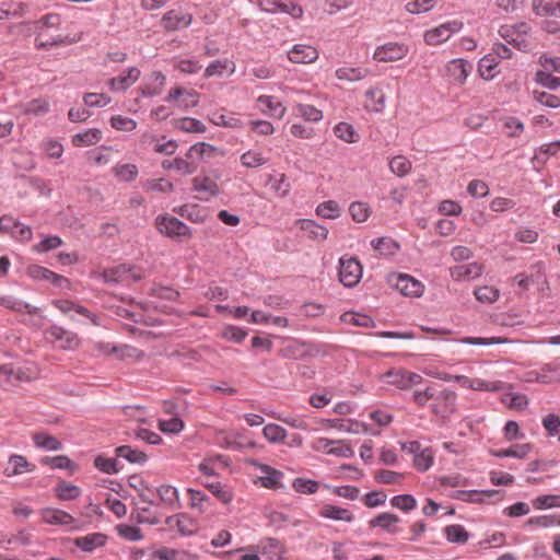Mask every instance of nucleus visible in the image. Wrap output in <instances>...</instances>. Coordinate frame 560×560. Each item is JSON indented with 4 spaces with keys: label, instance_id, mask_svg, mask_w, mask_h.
I'll list each match as a JSON object with an SVG mask.
<instances>
[{
    "label": "nucleus",
    "instance_id": "obj_46",
    "mask_svg": "<svg viewBox=\"0 0 560 560\" xmlns=\"http://www.w3.org/2000/svg\"><path fill=\"white\" fill-rule=\"evenodd\" d=\"M113 172L116 177L126 183L135 180L138 176V168L135 164H118Z\"/></svg>",
    "mask_w": 560,
    "mask_h": 560
},
{
    "label": "nucleus",
    "instance_id": "obj_33",
    "mask_svg": "<svg viewBox=\"0 0 560 560\" xmlns=\"http://www.w3.org/2000/svg\"><path fill=\"white\" fill-rule=\"evenodd\" d=\"M34 444L39 448L47 451H59L62 447L61 442L52 435L45 432H38L33 435Z\"/></svg>",
    "mask_w": 560,
    "mask_h": 560
},
{
    "label": "nucleus",
    "instance_id": "obj_58",
    "mask_svg": "<svg viewBox=\"0 0 560 560\" xmlns=\"http://www.w3.org/2000/svg\"><path fill=\"white\" fill-rule=\"evenodd\" d=\"M390 504L396 509L409 512L416 508L417 501L411 494H399L392 498Z\"/></svg>",
    "mask_w": 560,
    "mask_h": 560
},
{
    "label": "nucleus",
    "instance_id": "obj_13",
    "mask_svg": "<svg viewBox=\"0 0 560 560\" xmlns=\"http://www.w3.org/2000/svg\"><path fill=\"white\" fill-rule=\"evenodd\" d=\"M192 189L201 194L200 199L208 200L220 194L217 180L207 175H199L192 178Z\"/></svg>",
    "mask_w": 560,
    "mask_h": 560
},
{
    "label": "nucleus",
    "instance_id": "obj_29",
    "mask_svg": "<svg viewBox=\"0 0 560 560\" xmlns=\"http://www.w3.org/2000/svg\"><path fill=\"white\" fill-rule=\"evenodd\" d=\"M118 457H122L131 464H144L148 460V455L139 450H135L129 445H121L115 450Z\"/></svg>",
    "mask_w": 560,
    "mask_h": 560
},
{
    "label": "nucleus",
    "instance_id": "obj_62",
    "mask_svg": "<svg viewBox=\"0 0 560 560\" xmlns=\"http://www.w3.org/2000/svg\"><path fill=\"white\" fill-rule=\"evenodd\" d=\"M94 466L105 474H117L119 471L118 463L115 458H107L104 456H97L94 459Z\"/></svg>",
    "mask_w": 560,
    "mask_h": 560
},
{
    "label": "nucleus",
    "instance_id": "obj_45",
    "mask_svg": "<svg viewBox=\"0 0 560 560\" xmlns=\"http://www.w3.org/2000/svg\"><path fill=\"white\" fill-rule=\"evenodd\" d=\"M334 133L337 138L348 142L353 143L358 141V133L352 127V125L348 122H339L334 128Z\"/></svg>",
    "mask_w": 560,
    "mask_h": 560
},
{
    "label": "nucleus",
    "instance_id": "obj_31",
    "mask_svg": "<svg viewBox=\"0 0 560 560\" xmlns=\"http://www.w3.org/2000/svg\"><path fill=\"white\" fill-rule=\"evenodd\" d=\"M0 304L15 312H26L27 314H36L38 312L37 307L10 295L0 296Z\"/></svg>",
    "mask_w": 560,
    "mask_h": 560
},
{
    "label": "nucleus",
    "instance_id": "obj_22",
    "mask_svg": "<svg viewBox=\"0 0 560 560\" xmlns=\"http://www.w3.org/2000/svg\"><path fill=\"white\" fill-rule=\"evenodd\" d=\"M319 515L324 518L347 523H351L354 520V515L350 510L332 504H324L319 510Z\"/></svg>",
    "mask_w": 560,
    "mask_h": 560
},
{
    "label": "nucleus",
    "instance_id": "obj_24",
    "mask_svg": "<svg viewBox=\"0 0 560 560\" xmlns=\"http://www.w3.org/2000/svg\"><path fill=\"white\" fill-rule=\"evenodd\" d=\"M107 536L102 533H93L83 537H77L74 545L83 551L91 552L106 544Z\"/></svg>",
    "mask_w": 560,
    "mask_h": 560
},
{
    "label": "nucleus",
    "instance_id": "obj_42",
    "mask_svg": "<svg viewBox=\"0 0 560 560\" xmlns=\"http://www.w3.org/2000/svg\"><path fill=\"white\" fill-rule=\"evenodd\" d=\"M55 492L58 499L63 501H71L80 497L81 489L74 485L62 481L57 485Z\"/></svg>",
    "mask_w": 560,
    "mask_h": 560
},
{
    "label": "nucleus",
    "instance_id": "obj_21",
    "mask_svg": "<svg viewBox=\"0 0 560 560\" xmlns=\"http://www.w3.org/2000/svg\"><path fill=\"white\" fill-rule=\"evenodd\" d=\"M27 273L33 279L47 280L58 287H63V284H68V279L52 272L51 270H49L45 267H42V266H37V265L30 266L27 269Z\"/></svg>",
    "mask_w": 560,
    "mask_h": 560
},
{
    "label": "nucleus",
    "instance_id": "obj_3",
    "mask_svg": "<svg viewBox=\"0 0 560 560\" xmlns=\"http://www.w3.org/2000/svg\"><path fill=\"white\" fill-rule=\"evenodd\" d=\"M339 280L348 288L357 285L362 278V266L354 257L343 256L339 259Z\"/></svg>",
    "mask_w": 560,
    "mask_h": 560
},
{
    "label": "nucleus",
    "instance_id": "obj_23",
    "mask_svg": "<svg viewBox=\"0 0 560 560\" xmlns=\"http://www.w3.org/2000/svg\"><path fill=\"white\" fill-rule=\"evenodd\" d=\"M54 305L59 308L63 314H68L70 311H74L88 317L94 325L100 326V318L97 315L91 313L88 308L80 304H75L69 300H57L54 301Z\"/></svg>",
    "mask_w": 560,
    "mask_h": 560
},
{
    "label": "nucleus",
    "instance_id": "obj_51",
    "mask_svg": "<svg viewBox=\"0 0 560 560\" xmlns=\"http://www.w3.org/2000/svg\"><path fill=\"white\" fill-rule=\"evenodd\" d=\"M389 170L397 176L402 177L410 172L411 163L407 158L398 155L389 161Z\"/></svg>",
    "mask_w": 560,
    "mask_h": 560
},
{
    "label": "nucleus",
    "instance_id": "obj_47",
    "mask_svg": "<svg viewBox=\"0 0 560 560\" xmlns=\"http://www.w3.org/2000/svg\"><path fill=\"white\" fill-rule=\"evenodd\" d=\"M372 246L382 255H393L398 249V244L389 237H380L372 241Z\"/></svg>",
    "mask_w": 560,
    "mask_h": 560
},
{
    "label": "nucleus",
    "instance_id": "obj_37",
    "mask_svg": "<svg viewBox=\"0 0 560 560\" xmlns=\"http://www.w3.org/2000/svg\"><path fill=\"white\" fill-rule=\"evenodd\" d=\"M532 445L528 443L525 444H515L505 450H499L493 452L492 454L495 457H515V458H525L527 454L530 452Z\"/></svg>",
    "mask_w": 560,
    "mask_h": 560
},
{
    "label": "nucleus",
    "instance_id": "obj_59",
    "mask_svg": "<svg viewBox=\"0 0 560 560\" xmlns=\"http://www.w3.org/2000/svg\"><path fill=\"white\" fill-rule=\"evenodd\" d=\"M159 429L164 433L177 434L184 429V422L178 417H172L167 420L160 419Z\"/></svg>",
    "mask_w": 560,
    "mask_h": 560
},
{
    "label": "nucleus",
    "instance_id": "obj_27",
    "mask_svg": "<svg viewBox=\"0 0 560 560\" xmlns=\"http://www.w3.org/2000/svg\"><path fill=\"white\" fill-rule=\"evenodd\" d=\"M131 266L129 265H119L114 268L105 269L100 277L107 283H118L125 281L128 278L129 271H131Z\"/></svg>",
    "mask_w": 560,
    "mask_h": 560
},
{
    "label": "nucleus",
    "instance_id": "obj_7",
    "mask_svg": "<svg viewBox=\"0 0 560 560\" xmlns=\"http://www.w3.org/2000/svg\"><path fill=\"white\" fill-rule=\"evenodd\" d=\"M408 54V47L404 44L398 43H387L385 45L378 46L374 54L373 59L378 62H393L397 60H401Z\"/></svg>",
    "mask_w": 560,
    "mask_h": 560
},
{
    "label": "nucleus",
    "instance_id": "obj_35",
    "mask_svg": "<svg viewBox=\"0 0 560 560\" xmlns=\"http://www.w3.org/2000/svg\"><path fill=\"white\" fill-rule=\"evenodd\" d=\"M501 401L510 409L523 410L528 405V398L524 394L508 392L501 397Z\"/></svg>",
    "mask_w": 560,
    "mask_h": 560
},
{
    "label": "nucleus",
    "instance_id": "obj_50",
    "mask_svg": "<svg viewBox=\"0 0 560 560\" xmlns=\"http://www.w3.org/2000/svg\"><path fill=\"white\" fill-rule=\"evenodd\" d=\"M316 214L325 219H336L340 214V208L334 200L324 201L317 206Z\"/></svg>",
    "mask_w": 560,
    "mask_h": 560
},
{
    "label": "nucleus",
    "instance_id": "obj_60",
    "mask_svg": "<svg viewBox=\"0 0 560 560\" xmlns=\"http://www.w3.org/2000/svg\"><path fill=\"white\" fill-rule=\"evenodd\" d=\"M536 82L549 90H556L560 86V78L553 77L547 70H539L536 72Z\"/></svg>",
    "mask_w": 560,
    "mask_h": 560
},
{
    "label": "nucleus",
    "instance_id": "obj_38",
    "mask_svg": "<svg viewBox=\"0 0 560 560\" xmlns=\"http://www.w3.org/2000/svg\"><path fill=\"white\" fill-rule=\"evenodd\" d=\"M399 522V517L392 513H381L376 517L370 521L371 527H382L383 529L394 533L395 528H393Z\"/></svg>",
    "mask_w": 560,
    "mask_h": 560
},
{
    "label": "nucleus",
    "instance_id": "obj_26",
    "mask_svg": "<svg viewBox=\"0 0 560 560\" xmlns=\"http://www.w3.org/2000/svg\"><path fill=\"white\" fill-rule=\"evenodd\" d=\"M482 273V266L478 262L456 266L451 269V276L455 280L474 279Z\"/></svg>",
    "mask_w": 560,
    "mask_h": 560
},
{
    "label": "nucleus",
    "instance_id": "obj_44",
    "mask_svg": "<svg viewBox=\"0 0 560 560\" xmlns=\"http://www.w3.org/2000/svg\"><path fill=\"white\" fill-rule=\"evenodd\" d=\"M369 71L363 68H339L336 70V77L339 80L360 81L368 75Z\"/></svg>",
    "mask_w": 560,
    "mask_h": 560
},
{
    "label": "nucleus",
    "instance_id": "obj_5",
    "mask_svg": "<svg viewBox=\"0 0 560 560\" xmlns=\"http://www.w3.org/2000/svg\"><path fill=\"white\" fill-rule=\"evenodd\" d=\"M46 335L51 338L52 342L65 350H73L80 345V339L75 332L57 325L49 327Z\"/></svg>",
    "mask_w": 560,
    "mask_h": 560
},
{
    "label": "nucleus",
    "instance_id": "obj_48",
    "mask_svg": "<svg viewBox=\"0 0 560 560\" xmlns=\"http://www.w3.org/2000/svg\"><path fill=\"white\" fill-rule=\"evenodd\" d=\"M533 506L536 510L560 508V495L544 494L533 500Z\"/></svg>",
    "mask_w": 560,
    "mask_h": 560
},
{
    "label": "nucleus",
    "instance_id": "obj_10",
    "mask_svg": "<svg viewBox=\"0 0 560 560\" xmlns=\"http://www.w3.org/2000/svg\"><path fill=\"white\" fill-rule=\"evenodd\" d=\"M390 281L402 295L420 296L423 292L422 283L408 275L394 276Z\"/></svg>",
    "mask_w": 560,
    "mask_h": 560
},
{
    "label": "nucleus",
    "instance_id": "obj_53",
    "mask_svg": "<svg viewBox=\"0 0 560 560\" xmlns=\"http://www.w3.org/2000/svg\"><path fill=\"white\" fill-rule=\"evenodd\" d=\"M241 163L248 168H256L267 163V160L257 151L249 150L242 154Z\"/></svg>",
    "mask_w": 560,
    "mask_h": 560
},
{
    "label": "nucleus",
    "instance_id": "obj_11",
    "mask_svg": "<svg viewBox=\"0 0 560 560\" xmlns=\"http://www.w3.org/2000/svg\"><path fill=\"white\" fill-rule=\"evenodd\" d=\"M382 382L387 385H419L422 383V377L419 374L398 369L383 374Z\"/></svg>",
    "mask_w": 560,
    "mask_h": 560
},
{
    "label": "nucleus",
    "instance_id": "obj_16",
    "mask_svg": "<svg viewBox=\"0 0 560 560\" xmlns=\"http://www.w3.org/2000/svg\"><path fill=\"white\" fill-rule=\"evenodd\" d=\"M288 58L294 63H311L318 58V51L310 45H295L288 52Z\"/></svg>",
    "mask_w": 560,
    "mask_h": 560
},
{
    "label": "nucleus",
    "instance_id": "obj_20",
    "mask_svg": "<svg viewBox=\"0 0 560 560\" xmlns=\"http://www.w3.org/2000/svg\"><path fill=\"white\" fill-rule=\"evenodd\" d=\"M139 77H140V70L137 67H131L128 69L126 74H121L116 78H112L108 81V86L113 91H126L135 82L138 81Z\"/></svg>",
    "mask_w": 560,
    "mask_h": 560
},
{
    "label": "nucleus",
    "instance_id": "obj_9",
    "mask_svg": "<svg viewBox=\"0 0 560 560\" xmlns=\"http://www.w3.org/2000/svg\"><path fill=\"white\" fill-rule=\"evenodd\" d=\"M328 428H334L342 432L360 434V433H370L372 435H378L380 431L372 430L364 422H360L354 419H329L326 421Z\"/></svg>",
    "mask_w": 560,
    "mask_h": 560
},
{
    "label": "nucleus",
    "instance_id": "obj_8",
    "mask_svg": "<svg viewBox=\"0 0 560 560\" xmlns=\"http://www.w3.org/2000/svg\"><path fill=\"white\" fill-rule=\"evenodd\" d=\"M460 27L462 23L457 21L441 24L438 27L427 31L424 33V40L428 45H440L447 40L452 34L458 32Z\"/></svg>",
    "mask_w": 560,
    "mask_h": 560
},
{
    "label": "nucleus",
    "instance_id": "obj_19",
    "mask_svg": "<svg viewBox=\"0 0 560 560\" xmlns=\"http://www.w3.org/2000/svg\"><path fill=\"white\" fill-rule=\"evenodd\" d=\"M533 11L542 18H560V0H533Z\"/></svg>",
    "mask_w": 560,
    "mask_h": 560
},
{
    "label": "nucleus",
    "instance_id": "obj_41",
    "mask_svg": "<svg viewBox=\"0 0 560 560\" xmlns=\"http://www.w3.org/2000/svg\"><path fill=\"white\" fill-rule=\"evenodd\" d=\"M366 107L373 112L380 113L385 107V95L378 89L369 90L365 93Z\"/></svg>",
    "mask_w": 560,
    "mask_h": 560
},
{
    "label": "nucleus",
    "instance_id": "obj_25",
    "mask_svg": "<svg viewBox=\"0 0 560 560\" xmlns=\"http://www.w3.org/2000/svg\"><path fill=\"white\" fill-rule=\"evenodd\" d=\"M141 142L145 144L153 145V150L156 153L165 154V155H172L175 153L177 149V143L174 140H168L166 142H159L155 136L150 133H143L141 136Z\"/></svg>",
    "mask_w": 560,
    "mask_h": 560
},
{
    "label": "nucleus",
    "instance_id": "obj_17",
    "mask_svg": "<svg viewBox=\"0 0 560 560\" xmlns=\"http://www.w3.org/2000/svg\"><path fill=\"white\" fill-rule=\"evenodd\" d=\"M40 515L43 521L50 525L73 526L75 524V520L71 514L58 509H43Z\"/></svg>",
    "mask_w": 560,
    "mask_h": 560
},
{
    "label": "nucleus",
    "instance_id": "obj_54",
    "mask_svg": "<svg viewBox=\"0 0 560 560\" xmlns=\"http://www.w3.org/2000/svg\"><path fill=\"white\" fill-rule=\"evenodd\" d=\"M292 487L299 493L313 494L318 490L319 483L312 479L295 478Z\"/></svg>",
    "mask_w": 560,
    "mask_h": 560
},
{
    "label": "nucleus",
    "instance_id": "obj_61",
    "mask_svg": "<svg viewBox=\"0 0 560 560\" xmlns=\"http://www.w3.org/2000/svg\"><path fill=\"white\" fill-rule=\"evenodd\" d=\"M533 97L536 102L539 104L550 107V108H558L560 107V97L544 91H534Z\"/></svg>",
    "mask_w": 560,
    "mask_h": 560
},
{
    "label": "nucleus",
    "instance_id": "obj_32",
    "mask_svg": "<svg viewBox=\"0 0 560 560\" xmlns=\"http://www.w3.org/2000/svg\"><path fill=\"white\" fill-rule=\"evenodd\" d=\"M296 115L310 122H318L323 119V112L310 104L299 103L294 106Z\"/></svg>",
    "mask_w": 560,
    "mask_h": 560
},
{
    "label": "nucleus",
    "instance_id": "obj_57",
    "mask_svg": "<svg viewBox=\"0 0 560 560\" xmlns=\"http://www.w3.org/2000/svg\"><path fill=\"white\" fill-rule=\"evenodd\" d=\"M187 493L189 495L190 508L197 509L200 512H205L207 508L206 504L209 502V498L203 492L192 488H188Z\"/></svg>",
    "mask_w": 560,
    "mask_h": 560
},
{
    "label": "nucleus",
    "instance_id": "obj_15",
    "mask_svg": "<svg viewBox=\"0 0 560 560\" xmlns=\"http://www.w3.org/2000/svg\"><path fill=\"white\" fill-rule=\"evenodd\" d=\"M35 470V465L30 463L26 457L18 454H13L8 459V465L3 470L4 476L14 477L25 472H32Z\"/></svg>",
    "mask_w": 560,
    "mask_h": 560
},
{
    "label": "nucleus",
    "instance_id": "obj_30",
    "mask_svg": "<svg viewBox=\"0 0 560 560\" xmlns=\"http://www.w3.org/2000/svg\"><path fill=\"white\" fill-rule=\"evenodd\" d=\"M301 230L307 232L313 240L325 241L328 236V230L324 225L316 223L313 220H300Z\"/></svg>",
    "mask_w": 560,
    "mask_h": 560
},
{
    "label": "nucleus",
    "instance_id": "obj_4",
    "mask_svg": "<svg viewBox=\"0 0 560 560\" xmlns=\"http://www.w3.org/2000/svg\"><path fill=\"white\" fill-rule=\"evenodd\" d=\"M3 373V382L10 383H31L37 380L38 369L35 364H25L15 369L10 366H1Z\"/></svg>",
    "mask_w": 560,
    "mask_h": 560
},
{
    "label": "nucleus",
    "instance_id": "obj_28",
    "mask_svg": "<svg viewBox=\"0 0 560 560\" xmlns=\"http://www.w3.org/2000/svg\"><path fill=\"white\" fill-rule=\"evenodd\" d=\"M102 138L100 129L93 128L88 129L83 132H79L72 137V144L74 147H89L96 144Z\"/></svg>",
    "mask_w": 560,
    "mask_h": 560
},
{
    "label": "nucleus",
    "instance_id": "obj_36",
    "mask_svg": "<svg viewBox=\"0 0 560 560\" xmlns=\"http://www.w3.org/2000/svg\"><path fill=\"white\" fill-rule=\"evenodd\" d=\"M447 71L458 84L465 83L468 75V69L467 63L463 59L452 60L447 66Z\"/></svg>",
    "mask_w": 560,
    "mask_h": 560
},
{
    "label": "nucleus",
    "instance_id": "obj_14",
    "mask_svg": "<svg viewBox=\"0 0 560 560\" xmlns=\"http://www.w3.org/2000/svg\"><path fill=\"white\" fill-rule=\"evenodd\" d=\"M166 102H178V105L184 108L195 107L199 102V94L192 90H186L177 86L173 89L165 98Z\"/></svg>",
    "mask_w": 560,
    "mask_h": 560
},
{
    "label": "nucleus",
    "instance_id": "obj_63",
    "mask_svg": "<svg viewBox=\"0 0 560 560\" xmlns=\"http://www.w3.org/2000/svg\"><path fill=\"white\" fill-rule=\"evenodd\" d=\"M341 319L354 326L371 327L374 325V322L370 316L358 313H346L341 316Z\"/></svg>",
    "mask_w": 560,
    "mask_h": 560
},
{
    "label": "nucleus",
    "instance_id": "obj_52",
    "mask_svg": "<svg viewBox=\"0 0 560 560\" xmlns=\"http://www.w3.org/2000/svg\"><path fill=\"white\" fill-rule=\"evenodd\" d=\"M527 526L532 527H552V526H560V517L557 515H539V516H533L527 520L526 522Z\"/></svg>",
    "mask_w": 560,
    "mask_h": 560
},
{
    "label": "nucleus",
    "instance_id": "obj_34",
    "mask_svg": "<svg viewBox=\"0 0 560 560\" xmlns=\"http://www.w3.org/2000/svg\"><path fill=\"white\" fill-rule=\"evenodd\" d=\"M257 102L266 107L268 110L262 108L264 113H269L272 116L282 118L285 114V107L280 102H275V97L270 95H260Z\"/></svg>",
    "mask_w": 560,
    "mask_h": 560
},
{
    "label": "nucleus",
    "instance_id": "obj_43",
    "mask_svg": "<svg viewBox=\"0 0 560 560\" xmlns=\"http://www.w3.org/2000/svg\"><path fill=\"white\" fill-rule=\"evenodd\" d=\"M498 67V61L495 60V57L491 54L482 57L479 61L478 71L480 73V77L485 80H491L495 75V68Z\"/></svg>",
    "mask_w": 560,
    "mask_h": 560
},
{
    "label": "nucleus",
    "instance_id": "obj_56",
    "mask_svg": "<svg viewBox=\"0 0 560 560\" xmlns=\"http://www.w3.org/2000/svg\"><path fill=\"white\" fill-rule=\"evenodd\" d=\"M349 212L355 222H365L371 213L370 207L360 201L352 202L349 207Z\"/></svg>",
    "mask_w": 560,
    "mask_h": 560
},
{
    "label": "nucleus",
    "instance_id": "obj_2",
    "mask_svg": "<svg viewBox=\"0 0 560 560\" xmlns=\"http://www.w3.org/2000/svg\"><path fill=\"white\" fill-rule=\"evenodd\" d=\"M155 225L160 233L171 238L188 240L191 237V231L187 224L175 217L159 215L155 219Z\"/></svg>",
    "mask_w": 560,
    "mask_h": 560
},
{
    "label": "nucleus",
    "instance_id": "obj_6",
    "mask_svg": "<svg viewBox=\"0 0 560 560\" xmlns=\"http://www.w3.org/2000/svg\"><path fill=\"white\" fill-rule=\"evenodd\" d=\"M455 398L456 395L453 390L438 387V389H435V397H432L430 407L434 413L445 417L453 411Z\"/></svg>",
    "mask_w": 560,
    "mask_h": 560
},
{
    "label": "nucleus",
    "instance_id": "obj_40",
    "mask_svg": "<svg viewBox=\"0 0 560 560\" xmlns=\"http://www.w3.org/2000/svg\"><path fill=\"white\" fill-rule=\"evenodd\" d=\"M444 532L447 540L453 544H465L469 539V533L462 525H448Z\"/></svg>",
    "mask_w": 560,
    "mask_h": 560
},
{
    "label": "nucleus",
    "instance_id": "obj_1",
    "mask_svg": "<svg viewBox=\"0 0 560 560\" xmlns=\"http://www.w3.org/2000/svg\"><path fill=\"white\" fill-rule=\"evenodd\" d=\"M530 26L526 22H518L514 25H502L499 35L509 44L520 50L528 48V35Z\"/></svg>",
    "mask_w": 560,
    "mask_h": 560
},
{
    "label": "nucleus",
    "instance_id": "obj_55",
    "mask_svg": "<svg viewBox=\"0 0 560 560\" xmlns=\"http://www.w3.org/2000/svg\"><path fill=\"white\" fill-rule=\"evenodd\" d=\"M177 127L185 132L203 133L207 128L196 118L185 117L177 121Z\"/></svg>",
    "mask_w": 560,
    "mask_h": 560
},
{
    "label": "nucleus",
    "instance_id": "obj_18",
    "mask_svg": "<svg viewBox=\"0 0 560 560\" xmlns=\"http://www.w3.org/2000/svg\"><path fill=\"white\" fill-rule=\"evenodd\" d=\"M255 465L259 467L261 472H264V476L259 478L262 487L272 490L282 488L281 479L283 477V474L280 470H277L265 464Z\"/></svg>",
    "mask_w": 560,
    "mask_h": 560
},
{
    "label": "nucleus",
    "instance_id": "obj_64",
    "mask_svg": "<svg viewBox=\"0 0 560 560\" xmlns=\"http://www.w3.org/2000/svg\"><path fill=\"white\" fill-rule=\"evenodd\" d=\"M475 296L482 303H493L499 298V291L492 287H480L475 290Z\"/></svg>",
    "mask_w": 560,
    "mask_h": 560
},
{
    "label": "nucleus",
    "instance_id": "obj_49",
    "mask_svg": "<svg viewBox=\"0 0 560 560\" xmlns=\"http://www.w3.org/2000/svg\"><path fill=\"white\" fill-rule=\"evenodd\" d=\"M262 433L265 438L271 443L282 442L287 436L285 429L276 423L267 424L264 428Z\"/></svg>",
    "mask_w": 560,
    "mask_h": 560
},
{
    "label": "nucleus",
    "instance_id": "obj_39",
    "mask_svg": "<svg viewBox=\"0 0 560 560\" xmlns=\"http://www.w3.org/2000/svg\"><path fill=\"white\" fill-rule=\"evenodd\" d=\"M158 494L160 497V500L168 505V506H176L179 508V497L178 491L175 487L170 485H163L158 488Z\"/></svg>",
    "mask_w": 560,
    "mask_h": 560
},
{
    "label": "nucleus",
    "instance_id": "obj_12",
    "mask_svg": "<svg viewBox=\"0 0 560 560\" xmlns=\"http://www.w3.org/2000/svg\"><path fill=\"white\" fill-rule=\"evenodd\" d=\"M192 22V15L183 13L178 10H171L166 12L162 19L161 24L167 32H174L180 28L188 27Z\"/></svg>",
    "mask_w": 560,
    "mask_h": 560
}]
</instances>
